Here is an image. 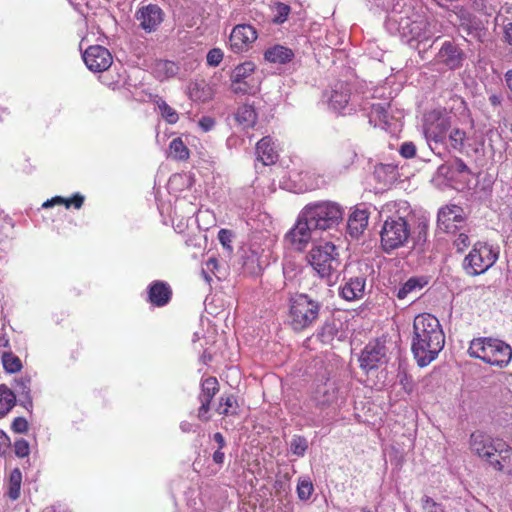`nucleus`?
<instances>
[{"label":"nucleus","instance_id":"nucleus-1","mask_svg":"<svg viewBox=\"0 0 512 512\" xmlns=\"http://www.w3.org/2000/svg\"><path fill=\"white\" fill-rule=\"evenodd\" d=\"M385 28L409 45L428 41L441 33L437 20L428 19L410 6L403 7L402 10L394 8L385 20Z\"/></svg>","mask_w":512,"mask_h":512},{"label":"nucleus","instance_id":"nucleus-2","mask_svg":"<svg viewBox=\"0 0 512 512\" xmlns=\"http://www.w3.org/2000/svg\"><path fill=\"white\" fill-rule=\"evenodd\" d=\"M444 344L445 335L435 316L423 313L414 318L411 350L420 367H425L434 361Z\"/></svg>","mask_w":512,"mask_h":512},{"label":"nucleus","instance_id":"nucleus-3","mask_svg":"<svg viewBox=\"0 0 512 512\" xmlns=\"http://www.w3.org/2000/svg\"><path fill=\"white\" fill-rule=\"evenodd\" d=\"M401 204L406 205V202H401ZM399 205L400 203L390 202L382 210V213H393L386 216L380 230V246L387 254L405 247L411 237V227L406 218L399 213L397 209Z\"/></svg>","mask_w":512,"mask_h":512},{"label":"nucleus","instance_id":"nucleus-4","mask_svg":"<svg viewBox=\"0 0 512 512\" xmlns=\"http://www.w3.org/2000/svg\"><path fill=\"white\" fill-rule=\"evenodd\" d=\"M307 260L317 275L332 285L338 277L341 260L338 248L331 242L317 244L311 248Z\"/></svg>","mask_w":512,"mask_h":512},{"label":"nucleus","instance_id":"nucleus-5","mask_svg":"<svg viewBox=\"0 0 512 512\" xmlns=\"http://www.w3.org/2000/svg\"><path fill=\"white\" fill-rule=\"evenodd\" d=\"M468 353L487 364L497 367L507 366L512 359V348L502 340L477 338L471 341Z\"/></svg>","mask_w":512,"mask_h":512},{"label":"nucleus","instance_id":"nucleus-6","mask_svg":"<svg viewBox=\"0 0 512 512\" xmlns=\"http://www.w3.org/2000/svg\"><path fill=\"white\" fill-rule=\"evenodd\" d=\"M321 303L309 295L301 293L289 299L288 320L295 331L312 327L319 318Z\"/></svg>","mask_w":512,"mask_h":512},{"label":"nucleus","instance_id":"nucleus-7","mask_svg":"<svg viewBox=\"0 0 512 512\" xmlns=\"http://www.w3.org/2000/svg\"><path fill=\"white\" fill-rule=\"evenodd\" d=\"M305 219L316 231L333 229L342 221L343 207L334 201H317L307 204L302 210Z\"/></svg>","mask_w":512,"mask_h":512},{"label":"nucleus","instance_id":"nucleus-8","mask_svg":"<svg viewBox=\"0 0 512 512\" xmlns=\"http://www.w3.org/2000/svg\"><path fill=\"white\" fill-rule=\"evenodd\" d=\"M499 251L483 242L474 244L464 258L463 268L468 275L475 276L486 272L497 261Z\"/></svg>","mask_w":512,"mask_h":512},{"label":"nucleus","instance_id":"nucleus-9","mask_svg":"<svg viewBox=\"0 0 512 512\" xmlns=\"http://www.w3.org/2000/svg\"><path fill=\"white\" fill-rule=\"evenodd\" d=\"M451 128L450 117L434 110L425 117L424 135L432 150L437 145L447 144V133Z\"/></svg>","mask_w":512,"mask_h":512},{"label":"nucleus","instance_id":"nucleus-10","mask_svg":"<svg viewBox=\"0 0 512 512\" xmlns=\"http://www.w3.org/2000/svg\"><path fill=\"white\" fill-rule=\"evenodd\" d=\"M467 216L464 209L456 204L441 207L437 214L438 228L449 234H455L466 225Z\"/></svg>","mask_w":512,"mask_h":512},{"label":"nucleus","instance_id":"nucleus-11","mask_svg":"<svg viewBox=\"0 0 512 512\" xmlns=\"http://www.w3.org/2000/svg\"><path fill=\"white\" fill-rule=\"evenodd\" d=\"M387 347L384 341L375 340L369 342L359 357L360 367L366 373L379 368L388 361Z\"/></svg>","mask_w":512,"mask_h":512},{"label":"nucleus","instance_id":"nucleus-12","mask_svg":"<svg viewBox=\"0 0 512 512\" xmlns=\"http://www.w3.org/2000/svg\"><path fill=\"white\" fill-rule=\"evenodd\" d=\"M502 439L494 438L481 431H475L470 435L469 445L471 451L482 461L488 463L493 458L494 451H497L498 442Z\"/></svg>","mask_w":512,"mask_h":512},{"label":"nucleus","instance_id":"nucleus-13","mask_svg":"<svg viewBox=\"0 0 512 512\" xmlns=\"http://www.w3.org/2000/svg\"><path fill=\"white\" fill-rule=\"evenodd\" d=\"M367 278L364 274L347 276L344 274L339 286V296L348 301H357L364 297Z\"/></svg>","mask_w":512,"mask_h":512},{"label":"nucleus","instance_id":"nucleus-14","mask_svg":"<svg viewBox=\"0 0 512 512\" xmlns=\"http://www.w3.org/2000/svg\"><path fill=\"white\" fill-rule=\"evenodd\" d=\"M316 231L305 219L301 211L298 215L296 224L286 234V240L297 250H303L312 239V233Z\"/></svg>","mask_w":512,"mask_h":512},{"label":"nucleus","instance_id":"nucleus-15","mask_svg":"<svg viewBox=\"0 0 512 512\" xmlns=\"http://www.w3.org/2000/svg\"><path fill=\"white\" fill-rule=\"evenodd\" d=\"M256 39L257 32L253 26L240 24L233 28L229 38V45L233 52L243 53L251 47Z\"/></svg>","mask_w":512,"mask_h":512},{"label":"nucleus","instance_id":"nucleus-16","mask_svg":"<svg viewBox=\"0 0 512 512\" xmlns=\"http://www.w3.org/2000/svg\"><path fill=\"white\" fill-rule=\"evenodd\" d=\"M83 60L87 68L93 72L107 70L112 64V55L108 49L100 45L90 46L83 53Z\"/></svg>","mask_w":512,"mask_h":512},{"label":"nucleus","instance_id":"nucleus-17","mask_svg":"<svg viewBox=\"0 0 512 512\" xmlns=\"http://www.w3.org/2000/svg\"><path fill=\"white\" fill-rule=\"evenodd\" d=\"M351 98L350 86L342 81L336 82L331 91L327 94L329 107L337 113L345 114L352 111L353 108L349 104Z\"/></svg>","mask_w":512,"mask_h":512},{"label":"nucleus","instance_id":"nucleus-18","mask_svg":"<svg viewBox=\"0 0 512 512\" xmlns=\"http://www.w3.org/2000/svg\"><path fill=\"white\" fill-rule=\"evenodd\" d=\"M436 60L448 69L456 70L463 65L465 53L454 42L445 41L436 55Z\"/></svg>","mask_w":512,"mask_h":512},{"label":"nucleus","instance_id":"nucleus-19","mask_svg":"<svg viewBox=\"0 0 512 512\" xmlns=\"http://www.w3.org/2000/svg\"><path fill=\"white\" fill-rule=\"evenodd\" d=\"M219 391V383L215 377H208L201 382V392L198 396V400L200 402V407L198 409L197 417L203 421L207 422L210 420V416L208 412L210 410V403L216 393Z\"/></svg>","mask_w":512,"mask_h":512},{"label":"nucleus","instance_id":"nucleus-20","mask_svg":"<svg viewBox=\"0 0 512 512\" xmlns=\"http://www.w3.org/2000/svg\"><path fill=\"white\" fill-rule=\"evenodd\" d=\"M459 29L477 41L483 42L486 37V28L480 18L465 10L458 13Z\"/></svg>","mask_w":512,"mask_h":512},{"label":"nucleus","instance_id":"nucleus-21","mask_svg":"<svg viewBox=\"0 0 512 512\" xmlns=\"http://www.w3.org/2000/svg\"><path fill=\"white\" fill-rule=\"evenodd\" d=\"M488 466L494 471L512 474V447L505 441L498 442L497 451H494L493 458L488 461Z\"/></svg>","mask_w":512,"mask_h":512},{"label":"nucleus","instance_id":"nucleus-22","mask_svg":"<svg viewBox=\"0 0 512 512\" xmlns=\"http://www.w3.org/2000/svg\"><path fill=\"white\" fill-rule=\"evenodd\" d=\"M136 18L142 29L153 32L163 21V12L157 5L149 4L137 11Z\"/></svg>","mask_w":512,"mask_h":512},{"label":"nucleus","instance_id":"nucleus-23","mask_svg":"<svg viewBox=\"0 0 512 512\" xmlns=\"http://www.w3.org/2000/svg\"><path fill=\"white\" fill-rule=\"evenodd\" d=\"M338 385L335 380L327 378L325 382L316 388L314 399L318 406L326 407L335 403L338 399Z\"/></svg>","mask_w":512,"mask_h":512},{"label":"nucleus","instance_id":"nucleus-24","mask_svg":"<svg viewBox=\"0 0 512 512\" xmlns=\"http://www.w3.org/2000/svg\"><path fill=\"white\" fill-rule=\"evenodd\" d=\"M172 295L170 286L163 281H154L148 288V300L151 304L162 307L166 305Z\"/></svg>","mask_w":512,"mask_h":512},{"label":"nucleus","instance_id":"nucleus-25","mask_svg":"<svg viewBox=\"0 0 512 512\" xmlns=\"http://www.w3.org/2000/svg\"><path fill=\"white\" fill-rule=\"evenodd\" d=\"M369 213L366 209L356 208L348 218V233L353 238H358L367 228Z\"/></svg>","mask_w":512,"mask_h":512},{"label":"nucleus","instance_id":"nucleus-26","mask_svg":"<svg viewBox=\"0 0 512 512\" xmlns=\"http://www.w3.org/2000/svg\"><path fill=\"white\" fill-rule=\"evenodd\" d=\"M257 159L264 165L274 164L278 160V151L269 136L263 137L256 145Z\"/></svg>","mask_w":512,"mask_h":512},{"label":"nucleus","instance_id":"nucleus-27","mask_svg":"<svg viewBox=\"0 0 512 512\" xmlns=\"http://www.w3.org/2000/svg\"><path fill=\"white\" fill-rule=\"evenodd\" d=\"M179 72L177 63L170 60H156L152 66V73L160 81L172 78Z\"/></svg>","mask_w":512,"mask_h":512},{"label":"nucleus","instance_id":"nucleus-28","mask_svg":"<svg viewBox=\"0 0 512 512\" xmlns=\"http://www.w3.org/2000/svg\"><path fill=\"white\" fill-rule=\"evenodd\" d=\"M14 389L15 392L20 397L22 405L27 410L32 408L33 403L31 396V377L28 375H24L15 379Z\"/></svg>","mask_w":512,"mask_h":512},{"label":"nucleus","instance_id":"nucleus-29","mask_svg":"<svg viewBox=\"0 0 512 512\" xmlns=\"http://www.w3.org/2000/svg\"><path fill=\"white\" fill-rule=\"evenodd\" d=\"M264 56L265 59L271 63L286 64L293 59L294 53L285 46L275 45L267 49Z\"/></svg>","mask_w":512,"mask_h":512},{"label":"nucleus","instance_id":"nucleus-30","mask_svg":"<svg viewBox=\"0 0 512 512\" xmlns=\"http://www.w3.org/2000/svg\"><path fill=\"white\" fill-rule=\"evenodd\" d=\"M236 122L243 128H252L257 121V113L252 105L239 106L235 113Z\"/></svg>","mask_w":512,"mask_h":512},{"label":"nucleus","instance_id":"nucleus-31","mask_svg":"<svg viewBox=\"0 0 512 512\" xmlns=\"http://www.w3.org/2000/svg\"><path fill=\"white\" fill-rule=\"evenodd\" d=\"M21 485H22V472L19 468H14L8 477L6 483V495L12 501H15L20 498L21 495Z\"/></svg>","mask_w":512,"mask_h":512},{"label":"nucleus","instance_id":"nucleus-32","mask_svg":"<svg viewBox=\"0 0 512 512\" xmlns=\"http://www.w3.org/2000/svg\"><path fill=\"white\" fill-rule=\"evenodd\" d=\"M84 196L81 195L80 193H75L72 198H64V197H61V196H55L53 197L52 199H49L47 201H45L43 204H42V207L43 208H50V207H53L55 205H60V204H63L65 205V207L67 209H69L70 207H74L75 209H80L84 203Z\"/></svg>","mask_w":512,"mask_h":512},{"label":"nucleus","instance_id":"nucleus-33","mask_svg":"<svg viewBox=\"0 0 512 512\" xmlns=\"http://www.w3.org/2000/svg\"><path fill=\"white\" fill-rule=\"evenodd\" d=\"M216 410L220 415H237L239 411V404L236 396L232 394L222 395L220 397L219 405Z\"/></svg>","mask_w":512,"mask_h":512},{"label":"nucleus","instance_id":"nucleus-34","mask_svg":"<svg viewBox=\"0 0 512 512\" xmlns=\"http://www.w3.org/2000/svg\"><path fill=\"white\" fill-rule=\"evenodd\" d=\"M16 394L6 385H0V417L5 416L15 405Z\"/></svg>","mask_w":512,"mask_h":512},{"label":"nucleus","instance_id":"nucleus-35","mask_svg":"<svg viewBox=\"0 0 512 512\" xmlns=\"http://www.w3.org/2000/svg\"><path fill=\"white\" fill-rule=\"evenodd\" d=\"M425 284L426 281L420 278H410L397 290L396 296L398 299L403 300L412 292L421 290Z\"/></svg>","mask_w":512,"mask_h":512},{"label":"nucleus","instance_id":"nucleus-36","mask_svg":"<svg viewBox=\"0 0 512 512\" xmlns=\"http://www.w3.org/2000/svg\"><path fill=\"white\" fill-rule=\"evenodd\" d=\"M255 70V65L252 62H244L238 65L232 72V82H240L242 80H254L252 74Z\"/></svg>","mask_w":512,"mask_h":512},{"label":"nucleus","instance_id":"nucleus-37","mask_svg":"<svg viewBox=\"0 0 512 512\" xmlns=\"http://www.w3.org/2000/svg\"><path fill=\"white\" fill-rule=\"evenodd\" d=\"M170 155L177 160L189 158V150L181 138H175L169 145Z\"/></svg>","mask_w":512,"mask_h":512},{"label":"nucleus","instance_id":"nucleus-38","mask_svg":"<svg viewBox=\"0 0 512 512\" xmlns=\"http://www.w3.org/2000/svg\"><path fill=\"white\" fill-rule=\"evenodd\" d=\"M157 108L161 116L169 124H175L179 120L177 111L166 103V101L159 99L156 102Z\"/></svg>","mask_w":512,"mask_h":512},{"label":"nucleus","instance_id":"nucleus-39","mask_svg":"<svg viewBox=\"0 0 512 512\" xmlns=\"http://www.w3.org/2000/svg\"><path fill=\"white\" fill-rule=\"evenodd\" d=\"M2 364L6 372L16 373L21 370L22 363L19 357L11 352H4L2 355Z\"/></svg>","mask_w":512,"mask_h":512},{"label":"nucleus","instance_id":"nucleus-40","mask_svg":"<svg viewBox=\"0 0 512 512\" xmlns=\"http://www.w3.org/2000/svg\"><path fill=\"white\" fill-rule=\"evenodd\" d=\"M231 89L235 94H254L258 90V84L255 80H242L232 82Z\"/></svg>","mask_w":512,"mask_h":512},{"label":"nucleus","instance_id":"nucleus-41","mask_svg":"<svg viewBox=\"0 0 512 512\" xmlns=\"http://www.w3.org/2000/svg\"><path fill=\"white\" fill-rule=\"evenodd\" d=\"M308 449V441L304 436L294 435L290 441V451L293 455L303 457Z\"/></svg>","mask_w":512,"mask_h":512},{"label":"nucleus","instance_id":"nucleus-42","mask_svg":"<svg viewBox=\"0 0 512 512\" xmlns=\"http://www.w3.org/2000/svg\"><path fill=\"white\" fill-rule=\"evenodd\" d=\"M314 491L312 482L308 477H300L297 485V495L300 500H308Z\"/></svg>","mask_w":512,"mask_h":512},{"label":"nucleus","instance_id":"nucleus-43","mask_svg":"<svg viewBox=\"0 0 512 512\" xmlns=\"http://www.w3.org/2000/svg\"><path fill=\"white\" fill-rule=\"evenodd\" d=\"M290 11V6L287 4L282 2L276 3L273 7V22L276 24L284 23L287 20Z\"/></svg>","mask_w":512,"mask_h":512},{"label":"nucleus","instance_id":"nucleus-44","mask_svg":"<svg viewBox=\"0 0 512 512\" xmlns=\"http://www.w3.org/2000/svg\"><path fill=\"white\" fill-rule=\"evenodd\" d=\"M466 138L465 131L455 128L452 129L447 136V141L453 149L459 150L463 147L464 140Z\"/></svg>","mask_w":512,"mask_h":512},{"label":"nucleus","instance_id":"nucleus-45","mask_svg":"<svg viewBox=\"0 0 512 512\" xmlns=\"http://www.w3.org/2000/svg\"><path fill=\"white\" fill-rule=\"evenodd\" d=\"M222 59L223 52L221 51V49L218 48L211 49L206 57L207 64L212 67L218 66L221 63Z\"/></svg>","mask_w":512,"mask_h":512},{"label":"nucleus","instance_id":"nucleus-46","mask_svg":"<svg viewBox=\"0 0 512 512\" xmlns=\"http://www.w3.org/2000/svg\"><path fill=\"white\" fill-rule=\"evenodd\" d=\"M422 507L425 512H444L442 506L436 503L429 496H424L422 498Z\"/></svg>","mask_w":512,"mask_h":512},{"label":"nucleus","instance_id":"nucleus-47","mask_svg":"<svg viewBox=\"0 0 512 512\" xmlns=\"http://www.w3.org/2000/svg\"><path fill=\"white\" fill-rule=\"evenodd\" d=\"M14 451L19 458L28 456L30 452L29 443L24 439L17 440L14 443Z\"/></svg>","mask_w":512,"mask_h":512},{"label":"nucleus","instance_id":"nucleus-48","mask_svg":"<svg viewBox=\"0 0 512 512\" xmlns=\"http://www.w3.org/2000/svg\"><path fill=\"white\" fill-rule=\"evenodd\" d=\"M453 243L457 251L462 252L470 245V238L466 233L460 232Z\"/></svg>","mask_w":512,"mask_h":512},{"label":"nucleus","instance_id":"nucleus-49","mask_svg":"<svg viewBox=\"0 0 512 512\" xmlns=\"http://www.w3.org/2000/svg\"><path fill=\"white\" fill-rule=\"evenodd\" d=\"M399 152L404 158H413L416 155V146L413 142H404L400 146Z\"/></svg>","mask_w":512,"mask_h":512},{"label":"nucleus","instance_id":"nucleus-50","mask_svg":"<svg viewBox=\"0 0 512 512\" xmlns=\"http://www.w3.org/2000/svg\"><path fill=\"white\" fill-rule=\"evenodd\" d=\"M12 429L17 433H25L28 430V422L23 417H17L12 422Z\"/></svg>","mask_w":512,"mask_h":512},{"label":"nucleus","instance_id":"nucleus-51","mask_svg":"<svg viewBox=\"0 0 512 512\" xmlns=\"http://www.w3.org/2000/svg\"><path fill=\"white\" fill-rule=\"evenodd\" d=\"M198 125L203 132H208L214 127L215 120L211 117L205 116L199 120Z\"/></svg>","mask_w":512,"mask_h":512},{"label":"nucleus","instance_id":"nucleus-52","mask_svg":"<svg viewBox=\"0 0 512 512\" xmlns=\"http://www.w3.org/2000/svg\"><path fill=\"white\" fill-rule=\"evenodd\" d=\"M503 39L508 45L512 46V22L504 26Z\"/></svg>","mask_w":512,"mask_h":512},{"label":"nucleus","instance_id":"nucleus-53","mask_svg":"<svg viewBox=\"0 0 512 512\" xmlns=\"http://www.w3.org/2000/svg\"><path fill=\"white\" fill-rule=\"evenodd\" d=\"M231 236V232L225 229H221L218 233V239L223 246H227L231 242Z\"/></svg>","mask_w":512,"mask_h":512},{"label":"nucleus","instance_id":"nucleus-54","mask_svg":"<svg viewBox=\"0 0 512 512\" xmlns=\"http://www.w3.org/2000/svg\"><path fill=\"white\" fill-rule=\"evenodd\" d=\"M223 449H217L212 455L213 462L217 465H222L225 460V454L222 452Z\"/></svg>","mask_w":512,"mask_h":512},{"label":"nucleus","instance_id":"nucleus-55","mask_svg":"<svg viewBox=\"0 0 512 512\" xmlns=\"http://www.w3.org/2000/svg\"><path fill=\"white\" fill-rule=\"evenodd\" d=\"M372 112H375L378 116H379V119H386V114H387V111L385 109V107L381 104H373L372 105Z\"/></svg>","mask_w":512,"mask_h":512},{"label":"nucleus","instance_id":"nucleus-56","mask_svg":"<svg viewBox=\"0 0 512 512\" xmlns=\"http://www.w3.org/2000/svg\"><path fill=\"white\" fill-rule=\"evenodd\" d=\"M213 440L217 443L218 448L217 449H223L226 447V441L224 436L220 432H216L213 435Z\"/></svg>","mask_w":512,"mask_h":512},{"label":"nucleus","instance_id":"nucleus-57","mask_svg":"<svg viewBox=\"0 0 512 512\" xmlns=\"http://www.w3.org/2000/svg\"><path fill=\"white\" fill-rule=\"evenodd\" d=\"M426 237H427V230H426V227L424 226L418 233L417 239L415 241V245H421V244L425 243Z\"/></svg>","mask_w":512,"mask_h":512},{"label":"nucleus","instance_id":"nucleus-58","mask_svg":"<svg viewBox=\"0 0 512 512\" xmlns=\"http://www.w3.org/2000/svg\"><path fill=\"white\" fill-rule=\"evenodd\" d=\"M10 445V439L9 437L7 436V434L0 430V449L1 448H6Z\"/></svg>","mask_w":512,"mask_h":512},{"label":"nucleus","instance_id":"nucleus-59","mask_svg":"<svg viewBox=\"0 0 512 512\" xmlns=\"http://www.w3.org/2000/svg\"><path fill=\"white\" fill-rule=\"evenodd\" d=\"M180 429L184 433H189V432L195 431L193 424H191L188 421H182L180 423Z\"/></svg>","mask_w":512,"mask_h":512},{"label":"nucleus","instance_id":"nucleus-60","mask_svg":"<svg viewBox=\"0 0 512 512\" xmlns=\"http://www.w3.org/2000/svg\"><path fill=\"white\" fill-rule=\"evenodd\" d=\"M505 81H506V84H507L508 88L512 92V70H509V71L506 72V74H505Z\"/></svg>","mask_w":512,"mask_h":512},{"label":"nucleus","instance_id":"nucleus-61","mask_svg":"<svg viewBox=\"0 0 512 512\" xmlns=\"http://www.w3.org/2000/svg\"><path fill=\"white\" fill-rule=\"evenodd\" d=\"M218 265V262L215 258H209L208 261L206 262V266L208 269H214L216 268Z\"/></svg>","mask_w":512,"mask_h":512},{"label":"nucleus","instance_id":"nucleus-62","mask_svg":"<svg viewBox=\"0 0 512 512\" xmlns=\"http://www.w3.org/2000/svg\"><path fill=\"white\" fill-rule=\"evenodd\" d=\"M8 345L9 340L5 336L0 337V346L7 347Z\"/></svg>","mask_w":512,"mask_h":512},{"label":"nucleus","instance_id":"nucleus-63","mask_svg":"<svg viewBox=\"0 0 512 512\" xmlns=\"http://www.w3.org/2000/svg\"><path fill=\"white\" fill-rule=\"evenodd\" d=\"M490 101H491V103H492L493 105H497V104H499V102H500V101H499V99H498V97H497L496 95H492V96L490 97Z\"/></svg>","mask_w":512,"mask_h":512},{"label":"nucleus","instance_id":"nucleus-64","mask_svg":"<svg viewBox=\"0 0 512 512\" xmlns=\"http://www.w3.org/2000/svg\"><path fill=\"white\" fill-rule=\"evenodd\" d=\"M43 512H56V510L53 507H47L43 510Z\"/></svg>","mask_w":512,"mask_h":512}]
</instances>
